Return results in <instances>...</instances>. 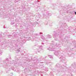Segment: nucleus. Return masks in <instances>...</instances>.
I'll return each instance as SVG.
<instances>
[{"label":"nucleus","mask_w":76,"mask_h":76,"mask_svg":"<svg viewBox=\"0 0 76 76\" xmlns=\"http://www.w3.org/2000/svg\"><path fill=\"white\" fill-rule=\"evenodd\" d=\"M75 14L76 15V12H75Z\"/></svg>","instance_id":"obj_1"}]
</instances>
